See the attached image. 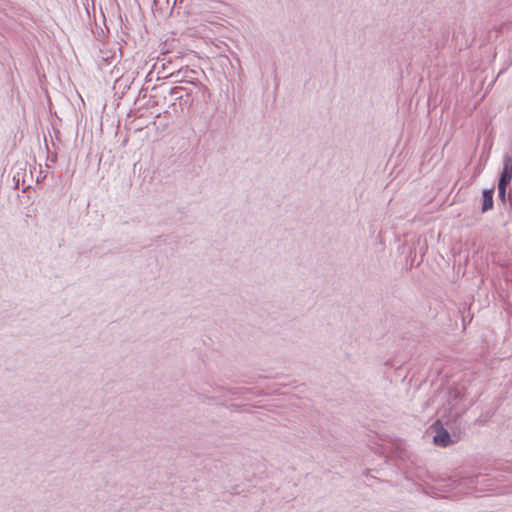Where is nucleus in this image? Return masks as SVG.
<instances>
[{
    "mask_svg": "<svg viewBox=\"0 0 512 512\" xmlns=\"http://www.w3.org/2000/svg\"><path fill=\"white\" fill-rule=\"evenodd\" d=\"M512 179V160L506 157L504 160V168L499 180V185L507 186Z\"/></svg>",
    "mask_w": 512,
    "mask_h": 512,
    "instance_id": "1",
    "label": "nucleus"
},
{
    "mask_svg": "<svg viewBox=\"0 0 512 512\" xmlns=\"http://www.w3.org/2000/svg\"><path fill=\"white\" fill-rule=\"evenodd\" d=\"M450 442V435L444 429L439 430L437 434L434 436V443L437 445L447 446L448 444H450Z\"/></svg>",
    "mask_w": 512,
    "mask_h": 512,
    "instance_id": "2",
    "label": "nucleus"
},
{
    "mask_svg": "<svg viewBox=\"0 0 512 512\" xmlns=\"http://www.w3.org/2000/svg\"><path fill=\"white\" fill-rule=\"evenodd\" d=\"M493 207V189L483 192L482 212H486Z\"/></svg>",
    "mask_w": 512,
    "mask_h": 512,
    "instance_id": "3",
    "label": "nucleus"
},
{
    "mask_svg": "<svg viewBox=\"0 0 512 512\" xmlns=\"http://www.w3.org/2000/svg\"><path fill=\"white\" fill-rule=\"evenodd\" d=\"M498 190H499V195L504 198L505 197V192H506V186H503V185H499L498 184Z\"/></svg>",
    "mask_w": 512,
    "mask_h": 512,
    "instance_id": "4",
    "label": "nucleus"
}]
</instances>
